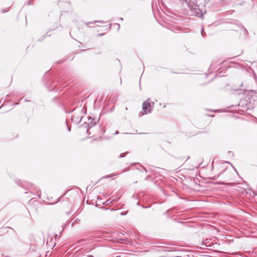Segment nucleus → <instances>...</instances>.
<instances>
[{
  "mask_svg": "<svg viewBox=\"0 0 257 257\" xmlns=\"http://www.w3.org/2000/svg\"><path fill=\"white\" fill-rule=\"evenodd\" d=\"M154 106V102L151 101L150 99H148L145 101L142 105L143 111L140 112L139 116L141 117L144 115H146L151 113Z\"/></svg>",
  "mask_w": 257,
  "mask_h": 257,
  "instance_id": "f257e3e1",
  "label": "nucleus"
},
{
  "mask_svg": "<svg viewBox=\"0 0 257 257\" xmlns=\"http://www.w3.org/2000/svg\"><path fill=\"white\" fill-rule=\"evenodd\" d=\"M195 6V8L193 9V13H194V14L198 17H200V18L202 17L203 14L202 13V12L200 11V10L199 9L196 8L197 7V6L195 3V5H193V6Z\"/></svg>",
  "mask_w": 257,
  "mask_h": 257,
  "instance_id": "f03ea898",
  "label": "nucleus"
},
{
  "mask_svg": "<svg viewBox=\"0 0 257 257\" xmlns=\"http://www.w3.org/2000/svg\"><path fill=\"white\" fill-rule=\"evenodd\" d=\"M82 119L81 116H76L75 114H73L71 117V120L76 123H79Z\"/></svg>",
  "mask_w": 257,
  "mask_h": 257,
  "instance_id": "7ed1b4c3",
  "label": "nucleus"
},
{
  "mask_svg": "<svg viewBox=\"0 0 257 257\" xmlns=\"http://www.w3.org/2000/svg\"><path fill=\"white\" fill-rule=\"evenodd\" d=\"M180 1L186 3V4L188 5V6L189 7H190V8H193V5H195V0H194V1H192V0H180Z\"/></svg>",
  "mask_w": 257,
  "mask_h": 257,
  "instance_id": "20e7f679",
  "label": "nucleus"
},
{
  "mask_svg": "<svg viewBox=\"0 0 257 257\" xmlns=\"http://www.w3.org/2000/svg\"><path fill=\"white\" fill-rule=\"evenodd\" d=\"M93 119H91V121L88 123L87 126L88 128L92 127L95 124V122H93Z\"/></svg>",
  "mask_w": 257,
  "mask_h": 257,
  "instance_id": "39448f33",
  "label": "nucleus"
},
{
  "mask_svg": "<svg viewBox=\"0 0 257 257\" xmlns=\"http://www.w3.org/2000/svg\"><path fill=\"white\" fill-rule=\"evenodd\" d=\"M127 154V152H125L124 153H122L120 155H119V158H123L124 157H125V155Z\"/></svg>",
  "mask_w": 257,
  "mask_h": 257,
  "instance_id": "423d86ee",
  "label": "nucleus"
},
{
  "mask_svg": "<svg viewBox=\"0 0 257 257\" xmlns=\"http://www.w3.org/2000/svg\"><path fill=\"white\" fill-rule=\"evenodd\" d=\"M201 35L203 36V37H204L205 36V33L204 31V29L203 28L202 29V30H201Z\"/></svg>",
  "mask_w": 257,
  "mask_h": 257,
  "instance_id": "0eeeda50",
  "label": "nucleus"
},
{
  "mask_svg": "<svg viewBox=\"0 0 257 257\" xmlns=\"http://www.w3.org/2000/svg\"><path fill=\"white\" fill-rule=\"evenodd\" d=\"M93 23V22H90V23H86V25L87 26V27H89V24H92Z\"/></svg>",
  "mask_w": 257,
  "mask_h": 257,
  "instance_id": "6e6552de",
  "label": "nucleus"
},
{
  "mask_svg": "<svg viewBox=\"0 0 257 257\" xmlns=\"http://www.w3.org/2000/svg\"><path fill=\"white\" fill-rule=\"evenodd\" d=\"M67 128H68V131L69 132H70V130H70V127H69L68 125H67Z\"/></svg>",
  "mask_w": 257,
  "mask_h": 257,
  "instance_id": "1a4fd4ad",
  "label": "nucleus"
},
{
  "mask_svg": "<svg viewBox=\"0 0 257 257\" xmlns=\"http://www.w3.org/2000/svg\"><path fill=\"white\" fill-rule=\"evenodd\" d=\"M94 23H103L102 21H94Z\"/></svg>",
  "mask_w": 257,
  "mask_h": 257,
  "instance_id": "9d476101",
  "label": "nucleus"
},
{
  "mask_svg": "<svg viewBox=\"0 0 257 257\" xmlns=\"http://www.w3.org/2000/svg\"><path fill=\"white\" fill-rule=\"evenodd\" d=\"M119 133V132L118 131H116L115 133H114L115 135L116 134H118Z\"/></svg>",
  "mask_w": 257,
  "mask_h": 257,
  "instance_id": "9b49d317",
  "label": "nucleus"
},
{
  "mask_svg": "<svg viewBox=\"0 0 257 257\" xmlns=\"http://www.w3.org/2000/svg\"><path fill=\"white\" fill-rule=\"evenodd\" d=\"M28 5H31V1H29V2H28Z\"/></svg>",
  "mask_w": 257,
  "mask_h": 257,
  "instance_id": "f8f14e48",
  "label": "nucleus"
},
{
  "mask_svg": "<svg viewBox=\"0 0 257 257\" xmlns=\"http://www.w3.org/2000/svg\"><path fill=\"white\" fill-rule=\"evenodd\" d=\"M142 167L143 168L144 170L146 172H147V170H146V168H144V167Z\"/></svg>",
  "mask_w": 257,
  "mask_h": 257,
  "instance_id": "ddd939ff",
  "label": "nucleus"
},
{
  "mask_svg": "<svg viewBox=\"0 0 257 257\" xmlns=\"http://www.w3.org/2000/svg\"><path fill=\"white\" fill-rule=\"evenodd\" d=\"M86 257H93V256H92V255H88V256H86Z\"/></svg>",
  "mask_w": 257,
  "mask_h": 257,
  "instance_id": "4468645a",
  "label": "nucleus"
},
{
  "mask_svg": "<svg viewBox=\"0 0 257 257\" xmlns=\"http://www.w3.org/2000/svg\"><path fill=\"white\" fill-rule=\"evenodd\" d=\"M111 26V24H110V25H109V28H110Z\"/></svg>",
  "mask_w": 257,
  "mask_h": 257,
  "instance_id": "2eb2a0df",
  "label": "nucleus"
},
{
  "mask_svg": "<svg viewBox=\"0 0 257 257\" xmlns=\"http://www.w3.org/2000/svg\"><path fill=\"white\" fill-rule=\"evenodd\" d=\"M213 162H212V166H213ZM213 166H212V169H213Z\"/></svg>",
  "mask_w": 257,
  "mask_h": 257,
  "instance_id": "dca6fc26",
  "label": "nucleus"
},
{
  "mask_svg": "<svg viewBox=\"0 0 257 257\" xmlns=\"http://www.w3.org/2000/svg\"><path fill=\"white\" fill-rule=\"evenodd\" d=\"M120 20H123V19H122V18H121L120 19Z\"/></svg>",
  "mask_w": 257,
  "mask_h": 257,
  "instance_id": "f3484780",
  "label": "nucleus"
}]
</instances>
